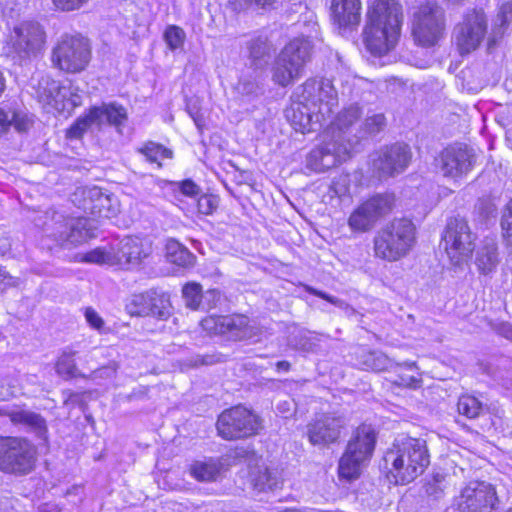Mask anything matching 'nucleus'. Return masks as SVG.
<instances>
[{
	"label": "nucleus",
	"instance_id": "nucleus-63",
	"mask_svg": "<svg viewBox=\"0 0 512 512\" xmlns=\"http://www.w3.org/2000/svg\"><path fill=\"white\" fill-rule=\"evenodd\" d=\"M187 109H188V113H189V114H190V116L193 118V120H194L195 124H196L197 126H200L201 118H200V116H199L198 112H194V111H193V108H190V105H189V104H187Z\"/></svg>",
	"mask_w": 512,
	"mask_h": 512
},
{
	"label": "nucleus",
	"instance_id": "nucleus-34",
	"mask_svg": "<svg viewBox=\"0 0 512 512\" xmlns=\"http://www.w3.org/2000/svg\"><path fill=\"white\" fill-rule=\"evenodd\" d=\"M359 363L363 369L375 372L391 370L394 366V361L381 351L362 352L359 356Z\"/></svg>",
	"mask_w": 512,
	"mask_h": 512
},
{
	"label": "nucleus",
	"instance_id": "nucleus-3",
	"mask_svg": "<svg viewBox=\"0 0 512 512\" xmlns=\"http://www.w3.org/2000/svg\"><path fill=\"white\" fill-rule=\"evenodd\" d=\"M402 7L396 0H375L367 13L363 35L367 50L381 56L394 48L400 36Z\"/></svg>",
	"mask_w": 512,
	"mask_h": 512
},
{
	"label": "nucleus",
	"instance_id": "nucleus-9",
	"mask_svg": "<svg viewBox=\"0 0 512 512\" xmlns=\"http://www.w3.org/2000/svg\"><path fill=\"white\" fill-rule=\"evenodd\" d=\"M90 60L91 45L82 36H64L52 50L53 66L67 73L82 72Z\"/></svg>",
	"mask_w": 512,
	"mask_h": 512
},
{
	"label": "nucleus",
	"instance_id": "nucleus-2",
	"mask_svg": "<svg viewBox=\"0 0 512 512\" xmlns=\"http://www.w3.org/2000/svg\"><path fill=\"white\" fill-rule=\"evenodd\" d=\"M384 468L394 484L406 485L421 476L430 465V453L423 438L400 436L385 452Z\"/></svg>",
	"mask_w": 512,
	"mask_h": 512
},
{
	"label": "nucleus",
	"instance_id": "nucleus-22",
	"mask_svg": "<svg viewBox=\"0 0 512 512\" xmlns=\"http://www.w3.org/2000/svg\"><path fill=\"white\" fill-rule=\"evenodd\" d=\"M82 209L97 218L110 219L116 216L120 210L118 199L102 191L99 187L83 189Z\"/></svg>",
	"mask_w": 512,
	"mask_h": 512
},
{
	"label": "nucleus",
	"instance_id": "nucleus-1",
	"mask_svg": "<svg viewBox=\"0 0 512 512\" xmlns=\"http://www.w3.org/2000/svg\"><path fill=\"white\" fill-rule=\"evenodd\" d=\"M361 115V108L356 104L342 110L325 131L323 143L307 156V168L314 172H323L346 161L361 139L359 130L353 133V126Z\"/></svg>",
	"mask_w": 512,
	"mask_h": 512
},
{
	"label": "nucleus",
	"instance_id": "nucleus-6",
	"mask_svg": "<svg viewBox=\"0 0 512 512\" xmlns=\"http://www.w3.org/2000/svg\"><path fill=\"white\" fill-rule=\"evenodd\" d=\"M375 431L367 425L359 426L354 432L347 448L339 461V475L348 480L360 475L362 465L367 462L374 451Z\"/></svg>",
	"mask_w": 512,
	"mask_h": 512
},
{
	"label": "nucleus",
	"instance_id": "nucleus-8",
	"mask_svg": "<svg viewBox=\"0 0 512 512\" xmlns=\"http://www.w3.org/2000/svg\"><path fill=\"white\" fill-rule=\"evenodd\" d=\"M36 451L33 445L21 437L0 436V471L23 476L35 466Z\"/></svg>",
	"mask_w": 512,
	"mask_h": 512
},
{
	"label": "nucleus",
	"instance_id": "nucleus-60",
	"mask_svg": "<svg viewBox=\"0 0 512 512\" xmlns=\"http://www.w3.org/2000/svg\"><path fill=\"white\" fill-rule=\"evenodd\" d=\"M249 453L250 452L244 447H236L234 450L230 451L228 456L229 458L238 459L247 457Z\"/></svg>",
	"mask_w": 512,
	"mask_h": 512
},
{
	"label": "nucleus",
	"instance_id": "nucleus-59",
	"mask_svg": "<svg viewBox=\"0 0 512 512\" xmlns=\"http://www.w3.org/2000/svg\"><path fill=\"white\" fill-rule=\"evenodd\" d=\"M500 14L504 22L509 21L512 16V2L502 4L500 8Z\"/></svg>",
	"mask_w": 512,
	"mask_h": 512
},
{
	"label": "nucleus",
	"instance_id": "nucleus-42",
	"mask_svg": "<svg viewBox=\"0 0 512 512\" xmlns=\"http://www.w3.org/2000/svg\"><path fill=\"white\" fill-rule=\"evenodd\" d=\"M92 125H96L91 109L84 116L79 117L67 130L66 136L70 139H79Z\"/></svg>",
	"mask_w": 512,
	"mask_h": 512
},
{
	"label": "nucleus",
	"instance_id": "nucleus-18",
	"mask_svg": "<svg viewBox=\"0 0 512 512\" xmlns=\"http://www.w3.org/2000/svg\"><path fill=\"white\" fill-rule=\"evenodd\" d=\"M437 161L443 176L457 179L472 169L475 155L467 146L452 145L440 153Z\"/></svg>",
	"mask_w": 512,
	"mask_h": 512
},
{
	"label": "nucleus",
	"instance_id": "nucleus-35",
	"mask_svg": "<svg viewBox=\"0 0 512 512\" xmlns=\"http://www.w3.org/2000/svg\"><path fill=\"white\" fill-rule=\"evenodd\" d=\"M76 351H63L59 356L55 369L59 376L65 380L72 378H86V374L82 373L76 365L75 357Z\"/></svg>",
	"mask_w": 512,
	"mask_h": 512
},
{
	"label": "nucleus",
	"instance_id": "nucleus-21",
	"mask_svg": "<svg viewBox=\"0 0 512 512\" xmlns=\"http://www.w3.org/2000/svg\"><path fill=\"white\" fill-rule=\"evenodd\" d=\"M249 319L245 315H211L201 321V326L210 334L227 335L240 340L247 334Z\"/></svg>",
	"mask_w": 512,
	"mask_h": 512
},
{
	"label": "nucleus",
	"instance_id": "nucleus-40",
	"mask_svg": "<svg viewBox=\"0 0 512 512\" xmlns=\"http://www.w3.org/2000/svg\"><path fill=\"white\" fill-rule=\"evenodd\" d=\"M61 90L60 83L50 77H42L38 83V94L47 103L56 100Z\"/></svg>",
	"mask_w": 512,
	"mask_h": 512
},
{
	"label": "nucleus",
	"instance_id": "nucleus-29",
	"mask_svg": "<svg viewBox=\"0 0 512 512\" xmlns=\"http://www.w3.org/2000/svg\"><path fill=\"white\" fill-rule=\"evenodd\" d=\"M91 111L98 127L104 123L119 127L127 120L126 109L116 103L93 107Z\"/></svg>",
	"mask_w": 512,
	"mask_h": 512
},
{
	"label": "nucleus",
	"instance_id": "nucleus-51",
	"mask_svg": "<svg viewBox=\"0 0 512 512\" xmlns=\"http://www.w3.org/2000/svg\"><path fill=\"white\" fill-rule=\"evenodd\" d=\"M85 319L89 326L98 332H104L105 322L103 318L91 307L85 309Z\"/></svg>",
	"mask_w": 512,
	"mask_h": 512
},
{
	"label": "nucleus",
	"instance_id": "nucleus-62",
	"mask_svg": "<svg viewBox=\"0 0 512 512\" xmlns=\"http://www.w3.org/2000/svg\"><path fill=\"white\" fill-rule=\"evenodd\" d=\"M290 368H291V364L288 361L283 360V361H278L276 363L277 371L288 372L290 370Z\"/></svg>",
	"mask_w": 512,
	"mask_h": 512
},
{
	"label": "nucleus",
	"instance_id": "nucleus-55",
	"mask_svg": "<svg viewBox=\"0 0 512 512\" xmlns=\"http://www.w3.org/2000/svg\"><path fill=\"white\" fill-rule=\"evenodd\" d=\"M491 328L502 337L512 341V325L508 322L491 323Z\"/></svg>",
	"mask_w": 512,
	"mask_h": 512
},
{
	"label": "nucleus",
	"instance_id": "nucleus-10",
	"mask_svg": "<svg viewBox=\"0 0 512 512\" xmlns=\"http://www.w3.org/2000/svg\"><path fill=\"white\" fill-rule=\"evenodd\" d=\"M219 436L236 440L254 436L262 429V420L252 410L238 405L224 410L216 423Z\"/></svg>",
	"mask_w": 512,
	"mask_h": 512
},
{
	"label": "nucleus",
	"instance_id": "nucleus-33",
	"mask_svg": "<svg viewBox=\"0 0 512 512\" xmlns=\"http://www.w3.org/2000/svg\"><path fill=\"white\" fill-rule=\"evenodd\" d=\"M166 257L171 263L183 268L192 267L196 259L185 246L175 239H169L167 241Z\"/></svg>",
	"mask_w": 512,
	"mask_h": 512
},
{
	"label": "nucleus",
	"instance_id": "nucleus-19",
	"mask_svg": "<svg viewBox=\"0 0 512 512\" xmlns=\"http://www.w3.org/2000/svg\"><path fill=\"white\" fill-rule=\"evenodd\" d=\"M345 426V420L334 414H321L307 425L306 435L314 446H327L335 443Z\"/></svg>",
	"mask_w": 512,
	"mask_h": 512
},
{
	"label": "nucleus",
	"instance_id": "nucleus-7",
	"mask_svg": "<svg viewBox=\"0 0 512 512\" xmlns=\"http://www.w3.org/2000/svg\"><path fill=\"white\" fill-rule=\"evenodd\" d=\"M445 29V12L436 1H426L414 12L412 34L419 45H435L443 37Z\"/></svg>",
	"mask_w": 512,
	"mask_h": 512
},
{
	"label": "nucleus",
	"instance_id": "nucleus-4",
	"mask_svg": "<svg viewBox=\"0 0 512 512\" xmlns=\"http://www.w3.org/2000/svg\"><path fill=\"white\" fill-rule=\"evenodd\" d=\"M43 224L42 243L48 249H71L94 237V227L86 218H70L58 212H47Z\"/></svg>",
	"mask_w": 512,
	"mask_h": 512
},
{
	"label": "nucleus",
	"instance_id": "nucleus-56",
	"mask_svg": "<svg viewBox=\"0 0 512 512\" xmlns=\"http://www.w3.org/2000/svg\"><path fill=\"white\" fill-rule=\"evenodd\" d=\"M180 190L186 196H196L200 193L199 186L190 179L180 183Z\"/></svg>",
	"mask_w": 512,
	"mask_h": 512
},
{
	"label": "nucleus",
	"instance_id": "nucleus-13",
	"mask_svg": "<svg viewBox=\"0 0 512 512\" xmlns=\"http://www.w3.org/2000/svg\"><path fill=\"white\" fill-rule=\"evenodd\" d=\"M298 91V98L309 102L327 119L331 118L338 107V93L329 79H308Z\"/></svg>",
	"mask_w": 512,
	"mask_h": 512
},
{
	"label": "nucleus",
	"instance_id": "nucleus-39",
	"mask_svg": "<svg viewBox=\"0 0 512 512\" xmlns=\"http://www.w3.org/2000/svg\"><path fill=\"white\" fill-rule=\"evenodd\" d=\"M385 127V115L383 113L373 114L365 119L361 129H359V136H361V139L366 136H374L383 131Z\"/></svg>",
	"mask_w": 512,
	"mask_h": 512
},
{
	"label": "nucleus",
	"instance_id": "nucleus-41",
	"mask_svg": "<svg viewBox=\"0 0 512 512\" xmlns=\"http://www.w3.org/2000/svg\"><path fill=\"white\" fill-rule=\"evenodd\" d=\"M138 151L143 154L149 162L158 163L159 166H161L159 162L160 159L172 157V151L153 142L145 144L143 147L139 148Z\"/></svg>",
	"mask_w": 512,
	"mask_h": 512
},
{
	"label": "nucleus",
	"instance_id": "nucleus-50",
	"mask_svg": "<svg viewBox=\"0 0 512 512\" xmlns=\"http://www.w3.org/2000/svg\"><path fill=\"white\" fill-rule=\"evenodd\" d=\"M16 118L17 115L15 112H6L0 109V132L6 130L12 124H14L19 131L25 130L24 125L19 123Z\"/></svg>",
	"mask_w": 512,
	"mask_h": 512
},
{
	"label": "nucleus",
	"instance_id": "nucleus-20",
	"mask_svg": "<svg viewBox=\"0 0 512 512\" xmlns=\"http://www.w3.org/2000/svg\"><path fill=\"white\" fill-rule=\"evenodd\" d=\"M285 117L291 126L302 134L319 130L328 120L309 102L300 98L285 110Z\"/></svg>",
	"mask_w": 512,
	"mask_h": 512
},
{
	"label": "nucleus",
	"instance_id": "nucleus-16",
	"mask_svg": "<svg viewBox=\"0 0 512 512\" xmlns=\"http://www.w3.org/2000/svg\"><path fill=\"white\" fill-rule=\"evenodd\" d=\"M496 501V491L491 484L475 481L461 490L453 506L458 512H492Z\"/></svg>",
	"mask_w": 512,
	"mask_h": 512
},
{
	"label": "nucleus",
	"instance_id": "nucleus-15",
	"mask_svg": "<svg viewBox=\"0 0 512 512\" xmlns=\"http://www.w3.org/2000/svg\"><path fill=\"white\" fill-rule=\"evenodd\" d=\"M487 32V18L483 12L471 11L454 28L456 47L461 55L478 49Z\"/></svg>",
	"mask_w": 512,
	"mask_h": 512
},
{
	"label": "nucleus",
	"instance_id": "nucleus-45",
	"mask_svg": "<svg viewBox=\"0 0 512 512\" xmlns=\"http://www.w3.org/2000/svg\"><path fill=\"white\" fill-rule=\"evenodd\" d=\"M185 32L182 28L170 25L164 32V39L171 50H176L184 44Z\"/></svg>",
	"mask_w": 512,
	"mask_h": 512
},
{
	"label": "nucleus",
	"instance_id": "nucleus-26",
	"mask_svg": "<svg viewBox=\"0 0 512 512\" xmlns=\"http://www.w3.org/2000/svg\"><path fill=\"white\" fill-rule=\"evenodd\" d=\"M313 45L308 38H295L285 45L280 54L284 56L291 65L301 71L310 61Z\"/></svg>",
	"mask_w": 512,
	"mask_h": 512
},
{
	"label": "nucleus",
	"instance_id": "nucleus-49",
	"mask_svg": "<svg viewBox=\"0 0 512 512\" xmlns=\"http://www.w3.org/2000/svg\"><path fill=\"white\" fill-rule=\"evenodd\" d=\"M218 206V200L213 195H202L197 202L198 211L204 215L212 214Z\"/></svg>",
	"mask_w": 512,
	"mask_h": 512
},
{
	"label": "nucleus",
	"instance_id": "nucleus-25",
	"mask_svg": "<svg viewBox=\"0 0 512 512\" xmlns=\"http://www.w3.org/2000/svg\"><path fill=\"white\" fill-rule=\"evenodd\" d=\"M224 466L222 458L206 457L193 461L188 470L189 474L199 482H215L220 478Z\"/></svg>",
	"mask_w": 512,
	"mask_h": 512
},
{
	"label": "nucleus",
	"instance_id": "nucleus-53",
	"mask_svg": "<svg viewBox=\"0 0 512 512\" xmlns=\"http://www.w3.org/2000/svg\"><path fill=\"white\" fill-rule=\"evenodd\" d=\"M54 5L62 11L79 9L88 0H52Z\"/></svg>",
	"mask_w": 512,
	"mask_h": 512
},
{
	"label": "nucleus",
	"instance_id": "nucleus-43",
	"mask_svg": "<svg viewBox=\"0 0 512 512\" xmlns=\"http://www.w3.org/2000/svg\"><path fill=\"white\" fill-rule=\"evenodd\" d=\"M151 315L158 319H167L170 315V301L168 296L163 293L153 292Z\"/></svg>",
	"mask_w": 512,
	"mask_h": 512
},
{
	"label": "nucleus",
	"instance_id": "nucleus-61",
	"mask_svg": "<svg viewBox=\"0 0 512 512\" xmlns=\"http://www.w3.org/2000/svg\"><path fill=\"white\" fill-rule=\"evenodd\" d=\"M258 86L254 82H243L240 84V89L245 94L255 93Z\"/></svg>",
	"mask_w": 512,
	"mask_h": 512
},
{
	"label": "nucleus",
	"instance_id": "nucleus-46",
	"mask_svg": "<svg viewBox=\"0 0 512 512\" xmlns=\"http://www.w3.org/2000/svg\"><path fill=\"white\" fill-rule=\"evenodd\" d=\"M117 370L118 364L115 361H111L107 365H104L100 368L93 370L90 374L86 375L85 379H110L116 375Z\"/></svg>",
	"mask_w": 512,
	"mask_h": 512
},
{
	"label": "nucleus",
	"instance_id": "nucleus-64",
	"mask_svg": "<svg viewBox=\"0 0 512 512\" xmlns=\"http://www.w3.org/2000/svg\"><path fill=\"white\" fill-rule=\"evenodd\" d=\"M250 3H255L258 6L265 7L271 5L274 0H247Z\"/></svg>",
	"mask_w": 512,
	"mask_h": 512
},
{
	"label": "nucleus",
	"instance_id": "nucleus-27",
	"mask_svg": "<svg viewBox=\"0 0 512 512\" xmlns=\"http://www.w3.org/2000/svg\"><path fill=\"white\" fill-rule=\"evenodd\" d=\"M360 0H332L331 11L334 20L340 27L357 25L361 14Z\"/></svg>",
	"mask_w": 512,
	"mask_h": 512
},
{
	"label": "nucleus",
	"instance_id": "nucleus-11",
	"mask_svg": "<svg viewBox=\"0 0 512 512\" xmlns=\"http://www.w3.org/2000/svg\"><path fill=\"white\" fill-rule=\"evenodd\" d=\"M476 235L471 231L467 220L456 216L447 220L442 241L444 248L455 265L466 262L475 249Z\"/></svg>",
	"mask_w": 512,
	"mask_h": 512
},
{
	"label": "nucleus",
	"instance_id": "nucleus-31",
	"mask_svg": "<svg viewBox=\"0 0 512 512\" xmlns=\"http://www.w3.org/2000/svg\"><path fill=\"white\" fill-rule=\"evenodd\" d=\"M497 264V244L493 239H486L483 246L477 251L476 265L483 274H488Z\"/></svg>",
	"mask_w": 512,
	"mask_h": 512
},
{
	"label": "nucleus",
	"instance_id": "nucleus-30",
	"mask_svg": "<svg viewBox=\"0 0 512 512\" xmlns=\"http://www.w3.org/2000/svg\"><path fill=\"white\" fill-rule=\"evenodd\" d=\"M302 71L291 65L290 62L280 53L276 57L272 66V80L275 84L287 87L298 79Z\"/></svg>",
	"mask_w": 512,
	"mask_h": 512
},
{
	"label": "nucleus",
	"instance_id": "nucleus-57",
	"mask_svg": "<svg viewBox=\"0 0 512 512\" xmlns=\"http://www.w3.org/2000/svg\"><path fill=\"white\" fill-rule=\"evenodd\" d=\"M17 280L12 277L3 267H0V288L6 289L8 286H16Z\"/></svg>",
	"mask_w": 512,
	"mask_h": 512
},
{
	"label": "nucleus",
	"instance_id": "nucleus-52",
	"mask_svg": "<svg viewBox=\"0 0 512 512\" xmlns=\"http://www.w3.org/2000/svg\"><path fill=\"white\" fill-rule=\"evenodd\" d=\"M305 289L310 294H313V295H315L317 297H320V298L330 302L331 304H333V305H335V306H337L339 308H343V309L349 308V305L345 301H343V300H341V299H339L337 297L331 296V295H329V294H327V293H325L323 291L317 290V289H315V288H313L311 286H305Z\"/></svg>",
	"mask_w": 512,
	"mask_h": 512
},
{
	"label": "nucleus",
	"instance_id": "nucleus-58",
	"mask_svg": "<svg viewBox=\"0 0 512 512\" xmlns=\"http://www.w3.org/2000/svg\"><path fill=\"white\" fill-rule=\"evenodd\" d=\"M333 190L334 194L338 197H342L347 193V186L345 184H341L340 181L334 180L330 187Z\"/></svg>",
	"mask_w": 512,
	"mask_h": 512
},
{
	"label": "nucleus",
	"instance_id": "nucleus-36",
	"mask_svg": "<svg viewBox=\"0 0 512 512\" xmlns=\"http://www.w3.org/2000/svg\"><path fill=\"white\" fill-rule=\"evenodd\" d=\"M183 298L186 306L191 309H198L202 303V299H219L220 293L217 290H208L202 294L201 286L198 283H188L182 289Z\"/></svg>",
	"mask_w": 512,
	"mask_h": 512
},
{
	"label": "nucleus",
	"instance_id": "nucleus-17",
	"mask_svg": "<svg viewBox=\"0 0 512 512\" xmlns=\"http://www.w3.org/2000/svg\"><path fill=\"white\" fill-rule=\"evenodd\" d=\"M394 205V196L376 195L360 205L349 217V226L353 230L365 232L373 228L376 222L388 214Z\"/></svg>",
	"mask_w": 512,
	"mask_h": 512
},
{
	"label": "nucleus",
	"instance_id": "nucleus-12",
	"mask_svg": "<svg viewBox=\"0 0 512 512\" xmlns=\"http://www.w3.org/2000/svg\"><path fill=\"white\" fill-rule=\"evenodd\" d=\"M412 160L408 144L396 142L377 151L372 158V168L379 179L396 177L403 173Z\"/></svg>",
	"mask_w": 512,
	"mask_h": 512
},
{
	"label": "nucleus",
	"instance_id": "nucleus-48",
	"mask_svg": "<svg viewBox=\"0 0 512 512\" xmlns=\"http://www.w3.org/2000/svg\"><path fill=\"white\" fill-rule=\"evenodd\" d=\"M81 261L95 264H103L111 261V255L100 248H96L81 256Z\"/></svg>",
	"mask_w": 512,
	"mask_h": 512
},
{
	"label": "nucleus",
	"instance_id": "nucleus-14",
	"mask_svg": "<svg viewBox=\"0 0 512 512\" xmlns=\"http://www.w3.org/2000/svg\"><path fill=\"white\" fill-rule=\"evenodd\" d=\"M45 41L43 27L34 21L20 23L14 27L10 36L12 50L20 59L37 57L42 52Z\"/></svg>",
	"mask_w": 512,
	"mask_h": 512
},
{
	"label": "nucleus",
	"instance_id": "nucleus-24",
	"mask_svg": "<svg viewBox=\"0 0 512 512\" xmlns=\"http://www.w3.org/2000/svg\"><path fill=\"white\" fill-rule=\"evenodd\" d=\"M0 414L7 415L14 424L24 425L39 438L47 440V424L40 414L20 408L0 410Z\"/></svg>",
	"mask_w": 512,
	"mask_h": 512
},
{
	"label": "nucleus",
	"instance_id": "nucleus-54",
	"mask_svg": "<svg viewBox=\"0 0 512 512\" xmlns=\"http://www.w3.org/2000/svg\"><path fill=\"white\" fill-rule=\"evenodd\" d=\"M424 488H425V493L429 497H432L435 500L441 498L444 494V489L441 486L440 481H438L437 479H434V481H432V482H428L424 486Z\"/></svg>",
	"mask_w": 512,
	"mask_h": 512
},
{
	"label": "nucleus",
	"instance_id": "nucleus-23",
	"mask_svg": "<svg viewBox=\"0 0 512 512\" xmlns=\"http://www.w3.org/2000/svg\"><path fill=\"white\" fill-rule=\"evenodd\" d=\"M152 248L148 241L139 237L127 236L123 238L114 253L116 263L124 269L137 267L142 260L151 254Z\"/></svg>",
	"mask_w": 512,
	"mask_h": 512
},
{
	"label": "nucleus",
	"instance_id": "nucleus-38",
	"mask_svg": "<svg viewBox=\"0 0 512 512\" xmlns=\"http://www.w3.org/2000/svg\"><path fill=\"white\" fill-rule=\"evenodd\" d=\"M458 412L469 419L477 418L483 409L482 403L474 396L462 395L457 403Z\"/></svg>",
	"mask_w": 512,
	"mask_h": 512
},
{
	"label": "nucleus",
	"instance_id": "nucleus-28",
	"mask_svg": "<svg viewBox=\"0 0 512 512\" xmlns=\"http://www.w3.org/2000/svg\"><path fill=\"white\" fill-rule=\"evenodd\" d=\"M249 483L254 491L266 492L279 487L280 480L275 471L264 465L255 466L249 472Z\"/></svg>",
	"mask_w": 512,
	"mask_h": 512
},
{
	"label": "nucleus",
	"instance_id": "nucleus-32",
	"mask_svg": "<svg viewBox=\"0 0 512 512\" xmlns=\"http://www.w3.org/2000/svg\"><path fill=\"white\" fill-rule=\"evenodd\" d=\"M418 369L415 362H404L396 363L394 361L393 371L396 373L397 378L393 380V384L400 387L407 388H418L421 385V378L419 374H409L408 372H414Z\"/></svg>",
	"mask_w": 512,
	"mask_h": 512
},
{
	"label": "nucleus",
	"instance_id": "nucleus-44",
	"mask_svg": "<svg viewBox=\"0 0 512 512\" xmlns=\"http://www.w3.org/2000/svg\"><path fill=\"white\" fill-rule=\"evenodd\" d=\"M249 51V57L253 60V63L258 66L269 54V47L265 40L261 38L252 39L247 45Z\"/></svg>",
	"mask_w": 512,
	"mask_h": 512
},
{
	"label": "nucleus",
	"instance_id": "nucleus-47",
	"mask_svg": "<svg viewBox=\"0 0 512 512\" xmlns=\"http://www.w3.org/2000/svg\"><path fill=\"white\" fill-rule=\"evenodd\" d=\"M504 240L512 245V200L508 202L501 218Z\"/></svg>",
	"mask_w": 512,
	"mask_h": 512
},
{
	"label": "nucleus",
	"instance_id": "nucleus-5",
	"mask_svg": "<svg viewBox=\"0 0 512 512\" xmlns=\"http://www.w3.org/2000/svg\"><path fill=\"white\" fill-rule=\"evenodd\" d=\"M416 242V227L407 218H395L380 228L373 240L374 254L388 262L406 257Z\"/></svg>",
	"mask_w": 512,
	"mask_h": 512
},
{
	"label": "nucleus",
	"instance_id": "nucleus-37",
	"mask_svg": "<svg viewBox=\"0 0 512 512\" xmlns=\"http://www.w3.org/2000/svg\"><path fill=\"white\" fill-rule=\"evenodd\" d=\"M154 290L134 295L129 306V312L137 316H150Z\"/></svg>",
	"mask_w": 512,
	"mask_h": 512
}]
</instances>
